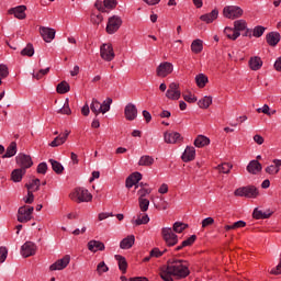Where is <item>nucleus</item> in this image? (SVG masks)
I'll return each instance as SVG.
<instances>
[{
    "instance_id": "1",
    "label": "nucleus",
    "mask_w": 281,
    "mask_h": 281,
    "mask_svg": "<svg viewBox=\"0 0 281 281\" xmlns=\"http://www.w3.org/2000/svg\"><path fill=\"white\" fill-rule=\"evenodd\" d=\"M159 276L164 281H175L172 276L182 280L190 276V262L183 259H171L167 261V266L160 268Z\"/></svg>"
},
{
    "instance_id": "2",
    "label": "nucleus",
    "mask_w": 281,
    "mask_h": 281,
    "mask_svg": "<svg viewBox=\"0 0 281 281\" xmlns=\"http://www.w3.org/2000/svg\"><path fill=\"white\" fill-rule=\"evenodd\" d=\"M69 199L75 203H91L93 201V194L89 190L78 187L71 191Z\"/></svg>"
},
{
    "instance_id": "3",
    "label": "nucleus",
    "mask_w": 281,
    "mask_h": 281,
    "mask_svg": "<svg viewBox=\"0 0 281 281\" xmlns=\"http://www.w3.org/2000/svg\"><path fill=\"white\" fill-rule=\"evenodd\" d=\"M111 104H113V99L111 98H106L102 103H100L98 99H92L90 111H92L95 116H98L99 113H109V111H111Z\"/></svg>"
},
{
    "instance_id": "4",
    "label": "nucleus",
    "mask_w": 281,
    "mask_h": 281,
    "mask_svg": "<svg viewBox=\"0 0 281 281\" xmlns=\"http://www.w3.org/2000/svg\"><path fill=\"white\" fill-rule=\"evenodd\" d=\"M235 196H245L246 199H257L260 192L255 186L240 187L234 191Z\"/></svg>"
},
{
    "instance_id": "5",
    "label": "nucleus",
    "mask_w": 281,
    "mask_h": 281,
    "mask_svg": "<svg viewBox=\"0 0 281 281\" xmlns=\"http://www.w3.org/2000/svg\"><path fill=\"white\" fill-rule=\"evenodd\" d=\"M161 237L167 247H175L179 243V236L170 227L161 228Z\"/></svg>"
},
{
    "instance_id": "6",
    "label": "nucleus",
    "mask_w": 281,
    "mask_h": 281,
    "mask_svg": "<svg viewBox=\"0 0 281 281\" xmlns=\"http://www.w3.org/2000/svg\"><path fill=\"white\" fill-rule=\"evenodd\" d=\"M32 214H34V206H30V205L21 206L18 210V222L30 223V221H32L33 218Z\"/></svg>"
},
{
    "instance_id": "7",
    "label": "nucleus",
    "mask_w": 281,
    "mask_h": 281,
    "mask_svg": "<svg viewBox=\"0 0 281 281\" xmlns=\"http://www.w3.org/2000/svg\"><path fill=\"white\" fill-rule=\"evenodd\" d=\"M15 164L19 166L20 169L25 170L32 168L34 166V161L32 160V156L27 154L20 153L15 157Z\"/></svg>"
},
{
    "instance_id": "8",
    "label": "nucleus",
    "mask_w": 281,
    "mask_h": 281,
    "mask_svg": "<svg viewBox=\"0 0 281 281\" xmlns=\"http://www.w3.org/2000/svg\"><path fill=\"white\" fill-rule=\"evenodd\" d=\"M223 14L225 19H231L232 21H234L235 19H240V16H243L244 14V11L238 5H226L223 9Z\"/></svg>"
},
{
    "instance_id": "9",
    "label": "nucleus",
    "mask_w": 281,
    "mask_h": 281,
    "mask_svg": "<svg viewBox=\"0 0 281 281\" xmlns=\"http://www.w3.org/2000/svg\"><path fill=\"white\" fill-rule=\"evenodd\" d=\"M100 56L105 63H111L115 58V50L113 49V44L106 43L100 46Z\"/></svg>"
},
{
    "instance_id": "10",
    "label": "nucleus",
    "mask_w": 281,
    "mask_h": 281,
    "mask_svg": "<svg viewBox=\"0 0 281 281\" xmlns=\"http://www.w3.org/2000/svg\"><path fill=\"white\" fill-rule=\"evenodd\" d=\"M175 71V66L170 61L161 63L157 69H156V76L158 78H167V76H170Z\"/></svg>"
},
{
    "instance_id": "11",
    "label": "nucleus",
    "mask_w": 281,
    "mask_h": 281,
    "mask_svg": "<svg viewBox=\"0 0 281 281\" xmlns=\"http://www.w3.org/2000/svg\"><path fill=\"white\" fill-rule=\"evenodd\" d=\"M120 27H122V18H120L117 15H113V16L109 18L108 24L105 27V31L109 34H115V32H117V30H120Z\"/></svg>"
},
{
    "instance_id": "12",
    "label": "nucleus",
    "mask_w": 281,
    "mask_h": 281,
    "mask_svg": "<svg viewBox=\"0 0 281 281\" xmlns=\"http://www.w3.org/2000/svg\"><path fill=\"white\" fill-rule=\"evenodd\" d=\"M71 262V256L65 255L61 259H58L53 265L49 266L50 271H63V269H67Z\"/></svg>"
},
{
    "instance_id": "13",
    "label": "nucleus",
    "mask_w": 281,
    "mask_h": 281,
    "mask_svg": "<svg viewBox=\"0 0 281 281\" xmlns=\"http://www.w3.org/2000/svg\"><path fill=\"white\" fill-rule=\"evenodd\" d=\"M27 10L26 5H18L14 8H11L8 10V14L13 15L15 19H19V21H23L24 19H27V14L25 13Z\"/></svg>"
},
{
    "instance_id": "14",
    "label": "nucleus",
    "mask_w": 281,
    "mask_h": 281,
    "mask_svg": "<svg viewBox=\"0 0 281 281\" xmlns=\"http://www.w3.org/2000/svg\"><path fill=\"white\" fill-rule=\"evenodd\" d=\"M166 98H168V100H179V98H181V90H179V83L171 82L169 85V88L166 92Z\"/></svg>"
},
{
    "instance_id": "15",
    "label": "nucleus",
    "mask_w": 281,
    "mask_h": 281,
    "mask_svg": "<svg viewBox=\"0 0 281 281\" xmlns=\"http://www.w3.org/2000/svg\"><path fill=\"white\" fill-rule=\"evenodd\" d=\"M40 34L45 43H52L56 38V30L52 27L41 26Z\"/></svg>"
},
{
    "instance_id": "16",
    "label": "nucleus",
    "mask_w": 281,
    "mask_h": 281,
    "mask_svg": "<svg viewBox=\"0 0 281 281\" xmlns=\"http://www.w3.org/2000/svg\"><path fill=\"white\" fill-rule=\"evenodd\" d=\"M21 254L23 258H30V256H34L36 254V244L32 241H26L21 247Z\"/></svg>"
},
{
    "instance_id": "17",
    "label": "nucleus",
    "mask_w": 281,
    "mask_h": 281,
    "mask_svg": "<svg viewBox=\"0 0 281 281\" xmlns=\"http://www.w3.org/2000/svg\"><path fill=\"white\" fill-rule=\"evenodd\" d=\"M181 159L184 161V164L194 161V159H196V149L192 146H187L181 156Z\"/></svg>"
},
{
    "instance_id": "18",
    "label": "nucleus",
    "mask_w": 281,
    "mask_h": 281,
    "mask_svg": "<svg viewBox=\"0 0 281 281\" xmlns=\"http://www.w3.org/2000/svg\"><path fill=\"white\" fill-rule=\"evenodd\" d=\"M125 120L133 122L137 117V106L133 103H128L124 110Z\"/></svg>"
},
{
    "instance_id": "19",
    "label": "nucleus",
    "mask_w": 281,
    "mask_h": 281,
    "mask_svg": "<svg viewBox=\"0 0 281 281\" xmlns=\"http://www.w3.org/2000/svg\"><path fill=\"white\" fill-rule=\"evenodd\" d=\"M262 58L260 56H252L248 60V67L251 69V71H259V69H262Z\"/></svg>"
},
{
    "instance_id": "20",
    "label": "nucleus",
    "mask_w": 281,
    "mask_h": 281,
    "mask_svg": "<svg viewBox=\"0 0 281 281\" xmlns=\"http://www.w3.org/2000/svg\"><path fill=\"white\" fill-rule=\"evenodd\" d=\"M71 132L69 131H65V133L63 135H58L54 138L53 142L49 143V146L52 148H58V146H63V144H65V142H67L68 137H69V134Z\"/></svg>"
},
{
    "instance_id": "21",
    "label": "nucleus",
    "mask_w": 281,
    "mask_h": 281,
    "mask_svg": "<svg viewBox=\"0 0 281 281\" xmlns=\"http://www.w3.org/2000/svg\"><path fill=\"white\" fill-rule=\"evenodd\" d=\"M142 181V175L139 172H133L125 180L126 188L131 189L133 186H137Z\"/></svg>"
},
{
    "instance_id": "22",
    "label": "nucleus",
    "mask_w": 281,
    "mask_h": 281,
    "mask_svg": "<svg viewBox=\"0 0 281 281\" xmlns=\"http://www.w3.org/2000/svg\"><path fill=\"white\" fill-rule=\"evenodd\" d=\"M88 249L89 251H92V254H95L98 251H104L105 246H104V243L92 239L88 243Z\"/></svg>"
},
{
    "instance_id": "23",
    "label": "nucleus",
    "mask_w": 281,
    "mask_h": 281,
    "mask_svg": "<svg viewBox=\"0 0 281 281\" xmlns=\"http://www.w3.org/2000/svg\"><path fill=\"white\" fill-rule=\"evenodd\" d=\"M281 35L278 32H270L266 35V41L270 47H276L280 43Z\"/></svg>"
},
{
    "instance_id": "24",
    "label": "nucleus",
    "mask_w": 281,
    "mask_h": 281,
    "mask_svg": "<svg viewBox=\"0 0 281 281\" xmlns=\"http://www.w3.org/2000/svg\"><path fill=\"white\" fill-rule=\"evenodd\" d=\"M26 172H27L26 170L21 169V168L14 169L11 172V181H13V183H21V181H23V177H25Z\"/></svg>"
},
{
    "instance_id": "25",
    "label": "nucleus",
    "mask_w": 281,
    "mask_h": 281,
    "mask_svg": "<svg viewBox=\"0 0 281 281\" xmlns=\"http://www.w3.org/2000/svg\"><path fill=\"white\" fill-rule=\"evenodd\" d=\"M247 171L250 175H258V172H262V164L258 160H251L247 166Z\"/></svg>"
},
{
    "instance_id": "26",
    "label": "nucleus",
    "mask_w": 281,
    "mask_h": 281,
    "mask_svg": "<svg viewBox=\"0 0 281 281\" xmlns=\"http://www.w3.org/2000/svg\"><path fill=\"white\" fill-rule=\"evenodd\" d=\"M218 19V10L214 9L212 12L203 14L200 16V21L204 23H214Z\"/></svg>"
},
{
    "instance_id": "27",
    "label": "nucleus",
    "mask_w": 281,
    "mask_h": 281,
    "mask_svg": "<svg viewBox=\"0 0 281 281\" xmlns=\"http://www.w3.org/2000/svg\"><path fill=\"white\" fill-rule=\"evenodd\" d=\"M272 164L273 165H270L266 168V172L268 175H278V172H280V168H281V159H273Z\"/></svg>"
},
{
    "instance_id": "28",
    "label": "nucleus",
    "mask_w": 281,
    "mask_h": 281,
    "mask_svg": "<svg viewBox=\"0 0 281 281\" xmlns=\"http://www.w3.org/2000/svg\"><path fill=\"white\" fill-rule=\"evenodd\" d=\"M273 212L271 211H262L255 209L252 212V217L256 218L257 221L265 220V218H270L272 216Z\"/></svg>"
},
{
    "instance_id": "29",
    "label": "nucleus",
    "mask_w": 281,
    "mask_h": 281,
    "mask_svg": "<svg viewBox=\"0 0 281 281\" xmlns=\"http://www.w3.org/2000/svg\"><path fill=\"white\" fill-rule=\"evenodd\" d=\"M180 139H181V134H179L178 132L165 133L166 144H177V142H179Z\"/></svg>"
},
{
    "instance_id": "30",
    "label": "nucleus",
    "mask_w": 281,
    "mask_h": 281,
    "mask_svg": "<svg viewBox=\"0 0 281 281\" xmlns=\"http://www.w3.org/2000/svg\"><path fill=\"white\" fill-rule=\"evenodd\" d=\"M135 245V235H128L127 237L123 238L120 243L121 249H131Z\"/></svg>"
},
{
    "instance_id": "31",
    "label": "nucleus",
    "mask_w": 281,
    "mask_h": 281,
    "mask_svg": "<svg viewBox=\"0 0 281 281\" xmlns=\"http://www.w3.org/2000/svg\"><path fill=\"white\" fill-rule=\"evenodd\" d=\"M148 184H144V182H140L138 186H136V188H140L137 191L138 194V199H146V196H148V194H150V192H153V189L147 188Z\"/></svg>"
},
{
    "instance_id": "32",
    "label": "nucleus",
    "mask_w": 281,
    "mask_h": 281,
    "mask_svg": "<svg viewBox=\"0 0 281 281\" xmlns=\"http://www.w3.org/2000/svg\"><path fill=\"white\" fill-rule=\"evenodd\" d=\"M196 241V235H191L188 239L183 240L181 245L175 248V251H181L184 247H192Z\"/></svg>"
},
{
    "instance_id": "33",
    "label": "nucleus",
    "mask_w": 281,
    "mask_h": 281,
    "mask_svg": "<svg viewBox=\"0 0 281 281\" xmlns=\"http://www.w3.org/2000/svg\"><path fill=\"white\" fill-rule=\"evenodd\" d=\"M194 146L196 148H204V146H210V138L207 136L199 135L194 139Z\"/></svg>"
},
{
    "instance_id": "34",
    "label": "nucleus",
    "mask_w": 281,
    "mask_h": 281,
    "mask_svg": "<svg viewBox=\"0 0 281 281\" xmlns=\"http://www.w3.org/2000/svg\"><path fill=\"white\" fill-rule=\"evenodd\" d=\"M16 155V142H11L10 145L7 147L2 159H9L10 157H14Z\"/></svg>"
},
{
    "instance_id": "35",
    "label": "nucleus",
    "mask_w": 281,
    "mask_h": 281,
    "mask_svg": "<svg viewBox=\"0 0 281 281\" xmlns=\"http://www.w3.org/2000/svg\"><path fill=\"white\" fill-rule=\"evenodd\" d=\"M232 168H234V166L229 162H223L218 166L215 167V170H217L221 175H229V172H232Z\"/></svg>"
},
{
    "instance_id": "36",
    "label": "nucleus",
    "mask_w": 281,
    "mask_h": 281,
    "mask_svg": "<svg viewBox=\"0 0 281 281\" xmlns=\"http://www.w3.org/2000/svg\"><path fill=\"white\" fill-rule=\"evenodd\" d=\"M224 34L229 41H236L240 36V33H238L234 27L226 26L224 29Z\"/></svg>"
},
{
    "instance_id": "37",
    "label": "nucleus",
    "mask_w": 281,
    "mask_h": 281,
    "mask_svg": "<svg viewBox=\"0 0 281 281\" xmlns=\"http://www.w3.org/2000/svg\"><path fill=\"white\" fill-rule=\"evenodd\" d=\"M115 260L119 262L120 271H122V273H126V270L128 269V262H126V258L121 255H115Z\"/></svg>"
},
{
    "instance_id": "38",
    "label": "nucleus",
    "mask_w": 281,
    "mask_h": 281,
    "mask_svg": "<svg viewBox=\"0 0 281 281\" xmlns=\"http://www.w3.org/2000/svg\"><path fill=\"white\" fill-rule=\"evenodd\" d=\"M191 52L193 54H201V52H203V40H194L192 43H191Z\"/></svg>"
},
{
    "instance_id": "39",
    "label": "nucleus",
    "mask_w": 281,
    "mask_h": 281,
    "mask_svg": "<svg viewBox=\"0 0 281 281\" xmlns=\"http://www.w3.org/2000/svg\"><path fill=\"white\" fill-rule=\"evenodd\" d=\"M133 225L139 226V225H148L150 223V217L148 214H139L135 221L132 222Z\"/></svg>"
},
{
    "instance_id": "40",
    "label": "nucleus",
    "mask_w": 281,
    "mask_h": 281,
    "mask_svg": "<svg viewBox=\"0 0 281 281\" xmlns=\"http://www.w3.org/2000/svg\"><path fill=\"white\" fill-rule=\"evenodd\" d=\"M25 187L27 188V191L38 192V190H41V179L38 178L33 179L32 182L29 184H25Z\"/></svg>"
},
{
    "instance_id": "41",
    "label": "nucleus",
    "mask_w": 281,
    "mask_h": 281,
    "mask_svg": "<svg viewBox=\"0 0 281 281\" xmlns=\"http://www.w3.org/2000/svg\"><path fill=\"white\" fill-rule=\"evenodd\" d=\"M198 106L200 109H210L212 106V97L205 95L204 98L198 101Z\"/></svg>"
},
{
    "instance_id": "42",
    "label": "nucleus",
    "mask_w": 281,
    "mask_h": 281,
    "mask_svg": "<svg viewBox=\"0 0 281 281\" xmlns=\"http://www.w3.org/2000/svg\"><path fill=\"white\" fill-rule=\"evenodd\" d=\"M195 82L199 89H204L205 85H207L209 82L207 76H205L204 74H199L195 77Z\"/></svg>"
},
{
    "instance_id": "43",
    "label": "nucleus",
    "mask_w": 281,
    "mask_h": 281,
    "mask_svg": "<svg viewBox=\"0 0 281 281\" xmlns=\"http://www.w3.org/2000/svg\"><path fill=\"white\" fill-rule=\"evenodd\" d=\"M71 87L67 81H61L60 83L57 85L56 91L57 93H60L64 95V93H69Z\"/></svg>"
},
{
    "instance_id": "44",
    "label": "nucleus",
    "mask_w": 281,
    "mask_h": 281,
    "mask_svg": "<svg viewBox=\"0 0 281 281\" xmlns=\"http://www.w3.org/2000/svg\"><path fill=\"white\" fill-rule=\"evenodd\" d=\"M153 164H155V158H153V156H142L139 161H138V166H153Z\"/></svg>"
},
{
    "instance_id": "45",
    "label": "nucleus",
    "mask_w": 281,
    "mask_h": 281,
    "mask_svg": "<svg viewBox=\"0 0 281 281\" xmlns=\"http://www.w3.org/2000/svg\"><path fill=\"white\" fill-rule=\"evenodd\" d=\"M49 164H50L54 172H56V175H63L65 167H63V165L60 162H58L57 160H54V159H49Z\"/></svg>"
},
{
    "instance_id": "46",
    "label": "nucleus",
    "mask_w": 281,
    "mask_h": 281,
    "mask_svg": "<svg viewBox=\"0 0 281 281\" xmlns=\"http://www.w3.org/2000/svg\"><path fill=\"white\" fill-rule=\"evenodd\" d=\"M238 34H240V32H245V30H247V21L245 20H236L234 22V27Z\"/></svg>"
},
{
    "instance_id": "47",
    "label": "nucleus",
    "mask_w": 281,
    "mask_h": 281,
    "mask_svg": "<svg viewBox=\"0 0 281 281\" xmlns=\"http://www.w3.org/2000/svg\"><path fill=\"white\" fill-rule=\"evenodd\" d=\"M138 205L140 212H148V207L150 206V200L146 198H138Z\"/></svg>"
},
{
    "instance_id": "48",
    "label": "nucleus",
    "mask_w": 281,
    "mask_h": 281,
    "mask_svg": "<svg viewBox=\"0 0 281 281\" xmlns=\"http://www.w3.org/2000/svg\"><path fill=\"white\" fill-rule=\"evenodd\" d=\"M186 229H188V224L183 222H176L173 224V232H176V234H181Z\"/></svg>"
},
{
    "instance_id": "49",
    "label": "nucleus",
    "mask_w": 281,
    "mask_h": 281,
    "mask_svg": "<svg viewBox=\"0 0 281 281\" xmlns=\"http://www.w3.org/2000/svg\"><path fill=\"white\" fill-rule=\"evenodd\" d=\"M21 56H29L30 58H31V56H34V45H32V44H27L26 46H25V48H23L22 50H21Z\"/></svg>"
},
{
    "instance_id": "50",
    "label": "nucleus",
    "mask_w": 281,
    "mask_h": 281,
    "mask_svg": "<svg viewBox=\"0 0 281 281\" xmlns=\"http://www.w3.org/2000/svg\"><path fill=\"white\" fill-rule=\"evenodd\" d=\"M109 271V266L104 261H101L97 266V273L98 276H102L103 273H108Z\"/></svg>"
},
{
    "instance_id": "51",
    "label": "nucleus",
    "mask_w": 281,
    "mask_h": 281,
    "mask_svg": "<svg viewBox=\"0 0 281 281\" xmlns=\"http://www.w3.org/2000/svg\"><path fill=\"white\" fill-rule=\"evenodd\" d=\"M265 30H267V29L262 25L255 26V29L252 30V36L255 38H260V36H262V34H265Z\"/></svg>"
},
{
    "instance_id": "52",
    "label": "nucleus",
    "mask_w": 281,
    "mask_h": 281,
    "mask_svg": "<svg viewBox=\"0 0 281 281\" xmlns=\"http://www.w3.org/2000/svg\"><path fill=\"white\" fill-rule=\"evenodd\" d=\"M49 74V67L46 69H40L37 72L34 71L32 74L33 78H35V80H41V78H43V76H47Z\"/></svg>"
},
{
    "instance_id": "53",
    "label": "nucleus",
    "mask_w": 281,
    "mask_h": 281,
    "mask_svg": "<svg viewBox=\"0 0 281 281\" xmlns=\"http://www.w3.org/2000/svg\"><path fill=\"white\" fill-rule=\"evenodd\" d=\"M58 113L61 115H71V108H69V99H66L64 106L59 109Z\"/></svg>"
},
{
    "instance_id": "54",
    "label": "nucleus",
    "mask_w": 281,
    "mask_h": 281,
    "mask_svg": "<svg viewBox=\"0 0 281 281\" xmlns=\"http://www.w3.org/2000/svg\"><path fill=\"white\" fill-rule=\"evenodd\" d=\"M102 21H104V18L102 16V14L93 13L91 15V23H93V25H100V23H102Z\"/></svg>"
},
{
    "instance_id": "55",
    "label": "nucleus",
    "mask_w": 281,
    "mask_h": 281,
    "mask_svg": "<svg viewBox=\"0 0 281 281\" xmlns=\"http://www.w3.org/2000/svg\"><path fill=\"white\" fill-rule=\"evenodd\" d=\"M8 258V247L1 246L0 247V263L5 262Z\"/></svg>"
},
{
    "instance_id": "56",
    "label": "nucleus",
    "mask_w": 281,
    "mask_h": 281,
    "mask_svg": "<svg viewBox=\"0 0 281 281\" xmlns=\"http://www.w3.org/2000/svg\"><path fill=\"white\" fill-rule=\"evenodd\" d=\"M10 76V70L5 64H0V78H8Z\"/></svg>"
},
{
    "instance_id": "57",
    "label": "nucleus",
    "mask_w": 281,
    "mask_h": 281,
    "mask_svg": "<svg viewBox=\"0 0 281 281\" xmlns=\"http://www.w3.org/2000/svg\"><path fill=\"white\" fill-rule=\"evenodd\" d=\"M24 203L31 205V203H34V191H27V195L23 198Z\"/></svg>"
},
{
    "instance_id": "58",
    "label": "nucleus",
    "mask_w": 281,
    "mask_h": 281,
    "mask_svg": "<svg viewBox=\"0 0 281 281\" xmlns=\"http://www.w3.org/2000/svg\"><path fill=\"white\" fill-rule=\"evenodd\" d=\"M165 251H166V250H165ZM165 251L159 250V248H154V249L150 251L149 256H150V258H161V256H164V252H165Z\"/></svg>"
},
{
    "instance_id": "59",
    "label": "nucleus",
    "mask_w": 281,
    "mask_h": 281,
    "mask_svg": "<svg viewBox=\"0 0 281 281\" xmlns=\"http://www.w3.org/2000/svg\"><path fill=\"white\" fill-rule=\"evenodd\" d=\"M37 173L38 175H46L47 173V162H41L37 166Z\"/></svg>"
},
{
    "instance_id": "60",
    "label": "nucleus",
    "mask_w": 281,
    "mask_h": 281,
    "mask_svg": "<svg viewBox=\"0 0 281 281\" xmlns=\"http://www.w3.org/2000/svg\"><path fill=\"white\" fill-rule=\"evenodd\" d=\"M183 100L189 102V104H194V102H196V97H194L192 93L183 94Z\"/></svg>"
},
{
    "instance_id": "61",
    "label": "nucleus",
    "mask_w": 281,
    "mask_h": 281,
    "mask_svg": "<svg viewBox=\"0 0 281 281\" xmlns=\"http://www.w3.org/2000/svg\"><path fill=\"white\" fill-rule=\"evenodd\" d=\"M103 5L104 8H109L110 10H113V8L117 5V2H115V0H104Z\"/></svg>"
},
{
    "instance_id": "62",
    "label": "nucleus",
    "mask_w": 281,
    "mask_h": 281,
    "mask_svg": "<svg viewBox=\"0 0 281 281\" xmlns=\"http://www.w3.org/2000/svg\"><path fill=\"white\" fill-rule=\"evenodd\" d=\"M210 225H214V218L213 217H206L202 221V227H210Z\"/></svg>"
},
{
    "instance_id": "63",
    "label": "nucleus",
    "mask_w": 281,
    "mask_h": 281,
    "mask_svg": "<svg viewBox=\"0 0 281 281\" xmlns=\"http://www.w3.org/2000/svg\"><path fill=\"white\" fill-rule=\"evenodd\" d=\"M243 227H247V223L245 221H237L233 224V229H241Z\"/></svg>"
},
{
    "instance_id": "64",
    "label": "nucleus",
    "mask_w": 281,
    "mask_h": 281,
    "mask_svg": "<svg viewBox=\"0 0 281 281\" xmlns=\"http://www.w3.org/2000/svg\"><path fill=\"white\" fill-rule=\"evenodd\" d=\"M274 69H276V71H281V57H279V58L274 61Z\"/></svg>"
}]
</instances>
